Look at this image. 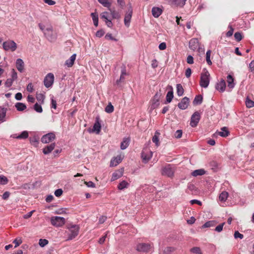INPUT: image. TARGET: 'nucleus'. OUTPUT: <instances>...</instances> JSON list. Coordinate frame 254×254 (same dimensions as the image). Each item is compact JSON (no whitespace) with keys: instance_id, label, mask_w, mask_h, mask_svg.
Returning <instances> with one entry per match:
<instances>
[{"instance_id":"obj_10","label":"nucleus","mask_w":254,"mask_h":254,"mask_svg":"<svg viewBox=\"0 0 254 254\" xmlns=\"http://www.w3.org/2000/svg\"><path fill=\"white\" fill-rule=\"evenodd\" d=\"M200 119V115L197 111L195 112L191 117L190 125L192 127H196Z\"/></svg>"},{"instance_id":"obj_31","label":"nucleus","mask_w":254,"mask_h":254,"mask_svg":"<svg viewBox=\"0 0 254 254\" xmlns=\"http://www.w3.org/2000/svg\"><path fill=\"white\" fill-rule=\"evenodd\" d=\"M203 97L201 95H196L193 101V105H200L201 104Z\"/></svg>"},{"instance_id":"obj_48","label":"nucleus","mask_w":254,"mask_h":254,"mask_svg":"<svg viewBox=\"0 0 254 254\" xmlns=\"http://www.w3.org/2000/svg\"><path fill=\"white\" fill-rule=\"evenodd\" d=\"M190 252L195 254H202L200 249L199 247H193L191 248Z\"/></svg>"},{"instance_id":"obj_24","label":"nucleus","mask_w":254,"mask_h":254,"mask_svg":"<svg viewBox=\"0 0 254 254\" xmlns=\"http://www.w3.org/2000/svg\"><path fill=\"white\" fill-rule=\"evenodd\" d=\"M234 78L231 75L229 74L227 77V82L229 88L232 89L235 87V83L234 82Z\"/></svg>"},{"instance_id":"obj_61","label":"nucleus","mask_w":254,"mask_h":254,"mask_svg":"<svg viewBox=\"0 0 254 254\" xmlns=\"http://www.w3.org/2000/svg\"><path fill=\"white\" fill-rule=\"evenodd\" d=\"M118 5L120 7L123 9L125 5V2L124 0H117Z\"/></svg>"},{"instance_id":"obj_12","label":"nucleus","mask_w":254,"mask_h":254,"mask_svg":"<svg viewBox=\"0 0 254 254\" xmlns=\"http://www.w3.org/2000/svg\"><path fill=\"white\" fill-rule=\"evenodd\" d=\"M152 152L149 150H145L141 153V157L144 163H147L152 157Z\"/></svg>"},{"instance_id":"obj_2","label":"nucleus","mask_w":254,"mask_h":254,"mask_svg":"<svg viewBox=\"0 0 254 254\" xmlns=\"http://www.w3.org/2000/svg\"><path fill=\"white\" fill-rule=\"evenodd\" d=\"M175 170L176 168L174 165L167 164L162 168L161 173L162 175L172 178L174 176Z\"/></svg>"},{"instance_id":"obj_9","label":"nucleus","mask_w":254,"mask_h":254,"mask_svg":"<svg viewBox=\"0 0 254 254\" xmlns=\"http://www.w3.org/2000/svg\"><path fill=\"white\" fill-rule=\"evenodd\" d=\"M55 138V134L54 132H50L44 135L42 137L41 141L43 143H48L54 140Z\"/></svg>"},{"instance_id":"obj_64","label":"nucleus","mask_w":254,"mask_h":254,"mask_svg":"<svg viewBox=\"0 0 254 254\" xmlns=\"http://www.w3.org/2000/svg\"><path fill=\"white\" fill-rule=\"evenodd\" d=\"M13 243L15 245L14 247L16 248L22 243V240L20 239L19 240L16 239L13 241Z\"/></svg>"},{"instance_id":"obj_13","label":"nucleus","mask_w":254,"mask_h":254,"mask_svg":"<svg viewBox=\"0 0 254 254\" xmlns=\"http://www.w3.org/2000/svg\"><path fill=\"white\" fill-rule=\"evenodd\" d=\"M161 96L160 92H157L152 101L151 108L154 109L156 108L159 105V99Z\"/></svg>"},{"instance_id":"obj_50","label":"nucleus","mask_w":254,"mask_h":254,"mask_svg":"<svg viewBox=\"0 0 254 254\" xmlns=\"http://www.w3.org/2000/svg\"><path fill=\"white\" fill-rule=\"evenodd\" d=\"M48 242L46 239H41L39 240V244L41 247H44L48 244Z\"/></svg>"},{"instance_id":"obj_22","label":"nucleus","mask_w":254,"mask_h":254,"mask_svg":"<svg viewBox=\"0 0 254 254\" xmlns=\"http://www.w3.org/2000/svg\"><path fill=\"white\" fill-rule=\"evenodd\" d=\"M152 15L155 17H158L162 13L163 10L161 8L158 7H153L152 8Z\"/></svg>"},{"instance_id":"obj_1","label":"nucleus","mask_w":254,"mask_h":254,"mask_svg":"<svg viewBox=\"0 0 254 254\" xmlns=\"http://www.w3.org/2000/svg\"><path fill=\"white\" fill-rule=\"evenodd\" d=\"M210 74L206 69H204L203 72L201 74L200 85L203 88H207L209 84Z\"/></svg>"},{"instance_id":"obj_14","label":"nucleus","mask_w":254,"mask_h":254,"mask_svg":"<svg viewBox=\"0 0 254 254\" xmlns=\"http://www.w3.org/2000/svg\"><path fill=\"white\" fill-rule=\"evenodd\" d=\"M189 104V98L185 97L183 98L181 101L178 104V107L182 110H185L187 109Z\"/></svg>"},{"instance_id":"obj_30","label":"nucleus","mask_w":254,"mask_h":254,"mask_svg":"<svg viewBox=\"0 0 254 254\" xmlns=\"http://www.w3.org/2000/svg\"><path fill=\"white\" fill-rule=\"evenodd\" d=\"M15 107L18 111H23L26 108V106L25 104L20 102L16 103Z\"/></svg>"},{"instance_id":"obj_51","label":"nucleus","mask_w":254,"mask_h":254,"mask_svg":"<svg viewBox=\"0 0 254 254\" xmlns=\"http://www.w3.org/2000/svg\"><path fill=\"white\" fill-rule=\"evenodd\" d=\"M36 98L37 100L40 102L41 104L44 103L45 97L43 94H39L37 95Z\"/></svg>"},{"instance_id":"obj_26","label":"nucleus","mask_w":254,"mask_h":254,"mask_svg":"<svg viewBox=\"0 0 254 254\" xmlns=\"http://www.w3.org/2000/svg\"><path fill=\"white\" fill-rule=\"evenodd\" d=\"M129 142L130 139L128 137L124 138L121 143V149L122 150L126 149L128 146Z\"/></svg>"},{"instance_id":"obj_53","label":"nucleus","mask_w":254,"mask_h":254,"mask_svg":"<svg viewBox=\"0 0 254 254\" xmlns=\"http://www.w3.org/2000/svg\"><path fill=\"white\" fill-rule=\"evenodd\" d=\"M225 223L223 222V223L219 224L217 226H216V228H215V231L217 232H221L223 230V226L225 225Z\"/></svg>"},{"instance_id":"obj_21","label":"nucleus","mask_w":254,"mask_h":254,"mask_svg":"<svg viewBox=\"0 0 254 254\" xmlns=\"http://www.w3.org/2000/svg\"><path fill=\"white\" fill-rule=\"evenodd\" d=\"M122 157L121 156H117L113 158L110 162V167H115L117 166L122 161Z\"/></svg>"},{"instance_id":"obj_38","label":"nucleus","mask_w":254,"mask_h":254,"mask_svg":"<svg viewBox=\"0 0 254 254\" xmlns=\"http://www.w3.org/2000/svg\"><path fill=\"white\" fill-rule=\"evenodd\" d=\"M91 15L92 18V20L94 23V25L95 26H97L98 25V15L96 13H92Z\"/></svg>"},{"instance_id":"obj_37","label":"nucleus","mask_w":254,"mask_h":254,"mask_svg":"<svg viewBox=\"0 0 254 254\" xmlns=\"http://www.w3.org/2000/svg\"><path fill=\"white\" fill-rule=\"evenodd\" d=\"M216 224V222L214 221H209L205 222L202 226L203 228H208L214 226Z\"/></svg>"},{"instance_id":"obj_17","label":"nucleus","mask_w":254,"mask_h":254,"mask_svg":"<svg viewBox=\"0 0 254 254\" xmlns=\"http://www.w3.org/2000/svg\"><path fill=\"white\" fill-rule=\"evenodd\" d=\"M124 169L122 168L115 171L112 175L111 181H114L123 175Z\"/></svg>"},{"instance_id":"obj_35","label":"nucleus","mask_w":254,"mask_h":254,"mask_svg":"<svg viewBox=\"0 0 254 254\" xmlns=\"http://www.w3.org/2000/svg\"><path fill=\"white\" fill-rule=\"evenodd\" d=\"M184 92V88L181 84H177V93L179 96H181L183 95Z\"/></svg>"},{"instance_id":"obj_16","label":"nucleus","mask_w":254,"mask_h":254,"mask_svg":"<svg viewBox=\"0 0 254 254\" xmlns=\"http://www.w3.org/2000/svg\"><path fill=\"white\" fill-rule=\"evenodd\" d=\"M199 47L198 40L197 38H192L189 42V48L194 51Z\"/></svg>"},{"instance_id":"obj_52","label":"nucleus","mask_w":254,"mask_h":254,"mask_svg":"<svg viewBox=\"0 0 254 254\" xmlns=\"http://www.w3.org/2000/svg\"><path fill=\"white\" fill-rule=\"evenodd\" d=\"M175 250V249L173 247H167L164 250V253L165 254H170L171 252H173Z\"/></svg>"},{"instance_id":"obj_8","label":"nucleus","mask_w":254,"mask_h":254,"mask_svg":"<svg viewBox=\"0 0 254 254\" xmlns=\"http://www.w3.org/2000/svg\"><path fill=\"white\" fill-rule=\"evenodd\" d=\"M54 81V75L52 73H49L45 76L44 80V85L47 88H49L52 86Z\"/></svg>"},{"instance_id":"obj_15","label":"nucleus","mask_w":254,"mask_h":254,"mask_svg":"<svg viewBox=\"0 0 254 254\" xmlns=\"http://www.w3.org/2000/svg\"><path fill=\"white\" fill-rule=\"evenodd\" d=\"M215 88L219 92H223L225 90L226 88L225 81L223 79H221L219 82L216 83Z\"/></svg>"},{"instance_id":"obj_57","label":"nucleus","mask_w":254,"mask_h":254,"mask_svg":"<svg viewBox=\"0 0 254 254\" xmlns=\"http://www.w3.org/2000/svg\"><path fill=\"white\" fill-rule=\"evenodd\" d=\"M63 192V191L62 189H59L55 190V195L57 197H60L62 195Z\"/></svg>"},{"instance_id":"obj_33","label":"nucleus","mask_w":254,"mask_h":254,"mask_svg":"<svg viewBox=\"0 0 254 254\" xmlns=\"http://www.w3.org/2000/svg\"><path fill=\"white\" fill-rule=\"evenodd\" d=\"M98 2L101 3L104 7H107L109 9L111 6V2L109 0H98Z\"/></svg>"},{"instance_id":"obj_34","label":"nucleus","mask_w":254,"mask_h":254,"mask_svg":"<svg viewBox=\"0 0 254 254\" xmlns=\"http://www.w3.org/2000/svg\"><path fill=\"white\" fill-rule=\"evenodd\" d=\"M205 174V171L203 169H198L193 171L191 175L193 176L196 177L197 176L203 175Z\"/></svg>"},{"instance_id":"obj_25","label":"nucleus","mask_w":254,"mask_h":254,"mask_svg":"<svg viewBox=\"0 0 254 254\" xmlns=\"http://www.w3.org/2000/svg\"><path fill=\"white\" fill-rule=\"evenodd\" d=\"M75 58L76 54H73L69 59L65 61V64L69 67H71L74 63Z\"/></svg>"},{"instance_id":"obj_41","label":"nucleus","mask_w":254,"mask_h":254,"mask_svg":"<svg viewBox=\"0 0 254 254\" xmlns=\"http://www.w3.org/2000/svg\"><path fill=\"white\" fill-rule=\"evenodd\" d=\"M30 142L32 145L37 146L39 143V138L36 136H34L30 138Z\"/></svg>"},{"instance_id":"obj_11","label":"nucleus","mask_w":254,"mask_h":254,"mask_svg":"<svg viewBox=\"0 0 254 254\" xmlns=\"http://www.w3.org/2000/svg\"><path fill=\"white\" fill-rule=\"evenodd\" d=\"M150 249V245L147 243H139L136 246V250L138 252L147 253Z\"/></svg>"},{"instance_id":"obj_60","label":"nucleus","mask_w":254,"mask_h":254,"mask_svg":"<svg viewBox=\"0 0 254 254\" xmlns=\"http://www.w3.org/2000/svg\"><path fill=\"white\" fill-rule=\"evenodd\" d=\"M230 30L226 33V35L227 37H229L232 36L234 29L231 26H229Z\"/></svg>"},{"instance_id":"obj_49","label":"nucleus","mask_w":254,"mask_h":254,"mask_svg":"<svg viewBox=\"0 0 254 254\" xmlns=\"http://www.w3.org/2000/svg\"><path fill=\"white\" fill-rule=\"evenodd\" d=\"M7 182H8V180L6 177L0 175V185H5L7 183Z\"/></svg>"},{"instance_id":"obj_40","label":"nucleus","mask_w":254,"mask_h":254,"mask_svg":"<svg viewBox=\"0 0 254 254\" xmlns=\"http://www.w3.org/2000/svg\"><path fill=\"white\" fill-rule=\"evenodd\" d=\"M126 75H127L126 67L124 66L122 67L121 75L120 76V79L117 80V83L118 84L120 81L123 80L124 79V76Z\"/></svg>"},{"instance_id":"obj_36","label":"nucleus","mask_w":254,"mask_h":254,"mask_svg":"<svg viewBox=\"0 0 254 254\" xmlns=\"http://www.w3.org/2000/svg\"><path fill=\"white\" fill-rule=\"evenodd\" d=\"M228 196V193L226 191H223L219 195V200L221 201H225Z\"/></svg>"},{"instance_id":"obj_19","label":"nucleus","mask_w":254,"mask_h":254,"mask_svg":"<svg viewBox=\"0 0 254 254\" xmlns=\"http://www.w3.org/2000/svg\"><path fill=\"white\" fill-rule=\"evenodd\" d=\"M16 66L17 70L20 72H23L24 67V63L21 59H18L16 61Z\"/></svg>"},{"instance_id":"obj_5","label":"nucleus","mask_w":254,"mask_h":254,"mask_svg":"<svg viewBox=\"0 0 254 254\" xmlns=\"http://www.w3.org/2000/svg\"><path fill=\"white\" fill-rule=\"evenodd\" d=\"M44 34L47 39L51 42L55 41L57 38L56 35L53 33L52 26L47 27L44 31Z\"/></svg>"},{"instance_id":"obj_4","label":"nucleus","mask_w":254,"mask_h":254,"mask_svg":"<svg viewBox=\"0 0 254 254\" xmlns=\"http://www.w3.org/2000/svg\"><path fill=\"white\" fill-rule=\"evenodd\" d=\"M132 8L131 3L128 4L127 10L126 12L124 18V23L126 27H128L130 25V22L132 15Z\"/></svg>"},{"instance_id":"obj_32","label":"nucleus","mask_w":254,"mask_h":254,"mask_svg":"<svg viewBox=\"0 0 254 254\" xmlns=\"http://www.w3.org/2000/svg\"><path fill=\"white\" fill-rule=\"evenodd\" d=\"M109 9L110 10L111 14L113 18L118 19L121 18V14L119 12L115 10L112 9L110 8Z\"/></svg>"},{"instance_id":"obj_18","label":"nucleus","mask_w":254,"mask_h":254,"mask_svg":"<svg viewBox=\"0 0 254 254\" xmlns=\"http://www.w3.org/2000/svg\"><path fill=\"white\" fill-rule=\"evenodd\" d=\"M167 89H170L166 95V102L170 103L174 97L173 89L172 86L168 85Z\"/></svg>"},{"instance_id":"obj_43","label":"nucleus","mask_w":254,"mask_h":254,"mask_svg":"<svg viewBox=\"0 0 254 254\" xmlns=\"http://www.w3.org/2000/svg\"><path fill=\"white\" fill-rule=\"evenodd\" d=\"M211 51L210 50H208L206 53V61L207 64L210 65L212 64V62L210 60V55Z\"/></svg>"},{"instance_id":"obj_27","label":"nucleus","mask_w":254,"mask_h":254,"mask_svg":"<svg viewBox=\"0 0 254 254\" xmlns=\"http://www.w3.org/2000/svg\"><path fill=\"white\" fill-rule=\"evenodd\" d=\"M186 0H172L171 3L180 7H183L186 4Z\"/></svg>"},{"instance_id":"obj_29","label":"nucleus","mask_w":254,"mask_h":254,"mask_svg":"<svg viewBox=\"0 0 254 254\" xmlns=\"http://www.w3.org/2000/svg\"><path fill=\"white\" fill-rule=\"evenodd\" d=\"M221 131L217 132L219 135L222 137H226L229 134V132L226 127H223L221 128Z\"/></svg>"},{"instance_id":"obj_45","label":"nucleus","mask_w":254,"mask_h":254,"mask_svg":"<svg viewBox=\"0 0 254 254\" xmlns=\"http://www.w3.org/2000/svg\"><path fill=\"white\" fill-rule=\"evenodd\" d=\"M128 184L126 181H123L118 185V188L119 190H123L127 187Z\"/></svg>"},{"instance_id":"obj_56","label":"nucleus","mask_w":254,"mask_h":254,"mask_svg":"<svg viewBox=\"0 0 254 254\" xmlns=\"http://www.w3.org/2000/svg\"><path fill=\"white\" fill-rule=\"evenodd\" d=\"M182 133L183 132L182 130H177L175 133V136L176 138H180L182 137Z\"/></svg>"},{"instance_id":"obj_47","label":"nucleus","mask_w":254,"mask_h":254,"mask_svg":"<svg viewBox=\"0 0 254 254\" xmlns=\"http://www.w3.org/2000/svg\"><path fill=\"white\" fill-rule=\"evenodd\" d=\"M34 109L38 113H42L43 111L42 106L37 103L34 105Z\"/></svg>"},{"instance_id":"obj_55","label":"nucleus","mask_w":254,"mask_h":254,"mask_svg":"<svg viewBox=\"0 0 254 254\" xmlns=\"http://www.w3.org/2000/svg\"><path fill=\"white\" fill-rule=\"evenodd\" d=\"M13 81L14 80H12V79H11V78L7 79V80H6V81L5 82V86L6 87H10L12 85Z\"/></svg>"},{"instance_id":"obj_20","label":"nucleus","mask_w":254,"mask_h":254,"mask_svg":"<svg viewBox=\"0 0 254 254\" xmlns=\"http://www.w3.org/2000/svg\"><path fill=\"white\" fill-rule=\"evenodd\" d=\"M56 146L55 143H52L49 145L46 146L43 149V152L44 154H48L51 153Z\"/></svg>"},{"instance_id":"obj_46","label":"nucleus","mask_w":254,"mask_h":254,"mask_svg":"<svg viewBox=\"0 0 254 254\" xmlns=\"http://www.w3.org/2000/svg\"><path fill=\"white\" fill-rule=\"evenodd\" d=\"M114 106L111 103H109L105 108V111L108 113H111L114 111Z\"/></svg>"},{"instance_id":"obj_63","label":"nucleus","mask_w":254,"mask_h":254,"mask_svg":"<svg viewBox=\"0 0 254 254\" xmlns=\"http://www.w3.org/2000/svg\"><path fill=\"white\" fill-rule=\"evenodd\" d=\"M187 62L189 64H192L193 63V58L191 55L188 56L187 59Z\"/></svg>"},{"instance_id":"obj_58","label":"nucleus","mask_w":254,"mask_h":254,"mask_svg":"<svg viewBox=\"0 0 254 254\" xmlns=\"http://www.w3.org/2000/svg\"><path fill=\"white\" fill-rule=\"evenodd\" d=\"M234 238L235 239L240 238L242 239L244 238V236L243 234L240 233L238 231H237L235 232Z\"/></svg>"},{"instance_id":"obj_62","label":"nucleus","mask_w":254,"mask_h":254,"mask_svg":"<svg viewBox=\"0 0 254 254\" xmlns=\"http://www.w3.org/2000/svg\"><path fill=\"white\" fill-rule=\"evenodd\" d=\"M105 38L107 39H109V40H113V41H117V40L116 38H114L112 36V34H110V33H107L105 36Z\"/></svg>"},{"instance_id":"obj_28","label":"nucleus","mask_w":254,"mask_h":254,"mask_svg":"<svg viewBox=\"0 0 254 254\" xmlns=\"http://www.w3.org/2000/svg\"><path fill=\"white\" fill-rule=\"evenodd\" d=\"M6 111L7 109L5 108H2L0 110V121L1 122L5 121V117L6 116Z\"/></svg>"},{"instance_id":"obj_44","label":"nucleus","mask_w":254,"mask_h":254,"mask_svg":"<svg viewBox=\"0 0 254 254\" xmlns=\"http://www.w3.org/2000/svg\"><path fill=\"white\" fill-rule=\"evenodd\" d=\"M246 105L249 108H252L254 107V102L247 97L246 100Z\"/></svg>"},{"instance_id":"obj_7","label":"nucleus","mask_w":254,"mask_h":254,"mask_svg":"<svg viewBox=\"0 0 254 254\" xmlns=\"http://www.w3.org/2000/svg\"><path fill=\"white\" fill-rule=\"evenodd\" d=\"M70 233L69 234L68 240H72L77 236L79 227L78 225H72L68 228Z\"/></svg>"},{"instance_id":"obj_59","label":"nucleus","mask_w":254,"mask_h":254,"mask_svg":"<svg viewBox=\"0 0 254 254\" xmlns=\"http://www.w3.org/2000/svg\"><path fill=\"white\" fill-rule=\"evenodd\" d=\"M17 78V72L15 71V70L14 69H12L11 71V78L12 80H15Z\"/></svg>"},{"instance_id":"obj_6","label":"nucleus","mask_w":254,"mask_h":254,"mask_svg":"<svg viewBox=\"0 0 254 254\" xmlns=\"http://www.w3.org/2000/svg\"><path fill=\"white\" fill-rule=\"evenodd\" d=\"M65 219L60 216H54L51 218V224L56 227H61L65 223Z\"/></svg>"},{"instance_id":"obj_42","label":"nucleus","mask_w":254,"mask_h":254,"mask_svg":"<svg viewBox=\"0 0 254 254\" xmlns=\"http://www.w3.org/2000/svg\"><path fill=\"white\" fill-rule=\"evenodd\" d=\"M28 137V132L27 131H22L20 134L16 137L17 139H26Z\"/></svg>"},{"instance_id":"obj_54","label":"nucleus","mask_w":254,"mask_h":254,"mask_svg":"<svg viewBox=\"0 0 254 254\" xmlns=\"http://www.w3.org/2000/svg\"><path fill=\"white\" fill-rule=\"evenodd\" d=\"M234 37L238 42L240 41L242 39V35L241 33L238 32L235 33Z\"/></svg>"},{"instance_id":"obj_39","label":"nucleus","mask_w":254,"mask_h":254,"mask_svg":"<svg viewBox=\"0 0 254 254\" xmlns=\"http://www.w3.org/2000/svg\"><path fill=\"white\" fill-rule=\"evenodd\" d=\"M160 135V133L156 131L154 135L152 138V141L156 144L157 146H158L159 144V135Z\"/></svg>"},{"instance_id":"obj_3","label":"nucleus","mask_w":254,"mask_h":254,"mask_svg":"<svg viewBox=\"0 0 254 254\" xmlns=\"http://www.w3.org/2000/svg\"><path fill=\"white\" fill-rule=\"evenodd\" d=\"M2 47L5 51H15L17 49V44L13 40H7L4 42L2 44Z\"/></svg>"},{"instance_id":"obj_23","label":"nucleus","mask_w":254,"mask_h":254,"mask_svg":"<svg viewBox=\"0 0 254 254\" xmlns=\"http://www.w3.org/2000/svg\"><path fill=\"white\" fill-rule=\"evenodd\" d=\"M99 118H96V122L94 124L93 130L94 131H96V133H99L101 130V126L99 123Z\"/></svg>"}]
</instances>
